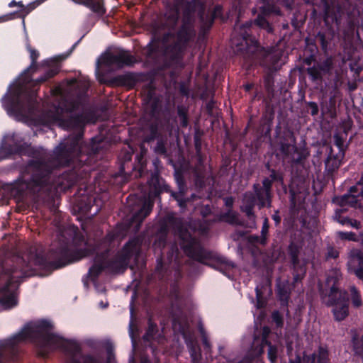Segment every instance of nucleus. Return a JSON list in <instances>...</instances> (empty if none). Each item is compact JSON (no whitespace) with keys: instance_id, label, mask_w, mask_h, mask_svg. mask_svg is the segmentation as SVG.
<instances>
[{"instance_id":"nucleus-20","label":"nucleus","mask_w":363,"mask_h":363,"mask_svg":"<svg viewBox=\"0 0 363 363\" xmlns=\"http://www.w3.org/2000/svg\"><path fill=\"white\" fill-rule=\"evenodd\" d=\"M174 178L177 186V191H171V197L177 202L178 206H184V201L182 197L183 194L188 191V187L183 171L181 169H175Z\"/></svg>"},{"instance_id":"nucleus-24","label":"nucleus","mask_w":363,"mask_h":363,"mask_svg":"<svg viewBox=\"0 0 363 363\" xmlns=\"http://www.w3.org/2000/svg\"><path fill=\"white\" fill-rule=\"evenodd\" d=\"M264 167L269 172V175L263 178L262 184H264V182L267 181L269 182V187L272 189L274 184L278 186H282L284 184V172L281 169L273 168L269 162H267L264 164Z\"/></svg>"},{"instance_id":"nucleus-34","label":"nucleus","mask_w":363,"mask_h":363,"mask_svg":"<svg viewBox=\"0 0 363 363\" xmlns=\"http://www.w3.org/2000/svg\"><path fill=\"white\" fill-rule=\"evenodd\" d=\"M95 202V198L91 195H84V194L77 201V207L79 212L87 215L91 212V210Z\"/></svg>"},{"instance_id":"nucleus-29","label":"nucleus","mask_w":363,"mask_h":363,"mask_svg":"<svg viewBox=\"0 0 363 363\" xmlns=\"http://www.w3.org/2000/svg\"><path fill=\"white\" fill-rule=\"evenodd\" d=\"M275 116V111L273 106H267L262 116V130L265 137L271 135L273 121Z\"/></svg>"},{"instance_id":"nucleus-38","label":"nucleus","mask_w":363,"mask_h":363,"mask_svg":"<svg viewBox=\"0 0 363 363\" xmlns=\"http://www.w3.org/2000/svg\"><path fill=\"white\" fill-rule=\"evenodd\" d=\"M184 337L193 360H196L201 357V349L197 341L191 335H184Z\"/></svg>"},{"instance_id":"nucleus-53","label":"nucleus","mask_w":363,"mask_h":363,"mask_svg":"<svg viewBox=\"0 0 363 363\" xmlns=\"http://www.w3.org/2000/svg\"><path fill=\"white\" fill-rule=\"evenodd\" d=\"M269 220L267 218H265L263 220L262 230H261V243L265 244L267 240V236L269 233Z\"/></svg>"},{"instance_id":"nucleus-12","label":"nucleus","mask_w":363,"mask_h":363,"mask_svg":"<svg viewBox=\"0 0 363 363\" xmlns=\"http://www.w3.org/2000/svg\"><path fill=\"white\" fill-rule=\"evenodd\" d=\"M279 150L283 159L289 160L294 164H302L308 155L305 148L296 146V139L292 132L281 138Z\"/></svg>"},{"instance_id":"nucleus-62","label":"nucleus","mask_w":363,"mask_h":363,"mask_svg":"<svg viewBox=\"0 0 363 363\" xmlns=\"http://www.w3.org/2000/svg\"><path fill=\"white\" fill-rule=\"evenodd\" d=\"M133 156V152L130 150H125L124 152H122L119 157L122 160L123 162H128L131 161Z\"/></svg>"},{"instance_id":"nucleus-31","label":"nucleus","mask_w":363,"mask_h":363,"mask_svg":"<svg viewBox=\"0 0 363 363\" xmlns=\"http://www.w3.org/2000/svg\"><path fill=\"white\" fill-rule=\"evenodd\" d=\"M180 14H182V7L177 5V0H175L174 6L164 14L165 24L169 29L176 28Z\"/></svg>"},{"instance_id":"nucleus-27","label":"nucleus","mask_w":363,"mask_h":363,"mask_svg":"<svg viewBox=\"0 0 363 363\" xmlns=\"http://www.w3.org/2000/svg\"><path fill=\"white\" fill-rule=\"evenodd\" d=\"M107 269L104 262V253L97 254L93 265L89 268L87 276L92 281H96L99 275Z\"/></svg>"},{"instance_id":"nucleus-11","label":"nucleus","mask_w":363,"mask_h":363,"mask_svg":"<svg viewBox=\"0 0 363 363\" xmlns=\"http://www.w3.org/2000/svg\"><path fill=\"white\" fill-rule=\"evenodd\" d=\"M13 155H28L35 158L34 160L39 159L35 158L36 151L33 149L29 150V145L24 143L23 138L16 133L5 136L0 148V160Z\"/></svg>"},{"instance_id":"nucleus-36","label":"nucleus","mask_w":363,"mask_h":363,"mask_svg":"<svg viewBox=\"0 0 363 363\" xmlns=\"http://www.w3.org/2000/svg\"><path fill=\"white\" fill-rule=\"evenodd\" d=\"M320 111L323 116H328L331 118L336 116V99L335 94L330 96L328 100L320 104Z\"/></svg>"},{"instance_id":"nucleus-42","label":"nucleus","mask_w":363,"mask_h":363,"mask_svg":"<svg viewBox=\"0 0 363 363\" xmlns=\"http://www.w3.org/2000/svg\"><path fill=\"white\" fill-rule=\"evenodd\" d=\"M264 87L269 96L274 94V77L272 72H267L263 79Z\"/></svg>"},{"instance_id":"nucleus-26","label":"nucleus","mask_w":363,"mask_h":363,"mask_svg":"<svg viewBox=\"0 0 363 363\" xmlns=\"http://www.w3.org/2000/svg\"><path fill=\"white\" fill-rule=\"evenodd\" d=\"M27 50L30 52V58L31 60L30 65L28 67H27L22 75L24 76L23 83L27 84L31 80L30 74L36 72L38 69V65L37 63V60L40 56L39 52L33 48L30 44L26 45Z\"/></svg>"},{"instance_id":"nucleus-64","label":"nucleus","mask_w":363,"mask_h":363,"mask_svg":"<svg viewBox=\"0 0 363 363\" xmlns=\"http://www.w3.org/2000/svg\"><path fill=\"white\" fill-rule=\"evenodd\" d=\"M339 257V251L333 247H330L328 249L326 257L327 259H337Z\"/></svg>"},{"instance_id":"nucleus-56","label":"nucleus","mask_w":363,"mask_h":363,"mask_svg":"<svg viewBox=\"0 0 363 363\" xmlns=\"http://www.w3.org/2000/svg\"><path fill=\"white\" fill-rule=\"evenodd\" d=\"M338 238L342 240H350V241H356L357 235L353 232H343L338 231L337 233Z\"/></svg>"},{"instance_id":"nucleus-4","label":"nucleus","mask_w":363,"mask_h":363,"mask_svg":"<svg viewBox=\"0 0 363 363\" xmlns=\"http://www.w3.org/2000/svg\"><path fill=\"white\" fill-rule=\"evenodd\" d=\"M179 245L184 253L191 259L215 269L224 274L233 269L235 264L224 257L214 256L204 248L199 238L186 229H181L179 234Z\"/></svg>"},{"instance_id":"nucleus-43","label":"nucleus","mask_w":363,"mask_h":363,"mask_svg":"<svg viewBox=\"0 0 363 363\" xmlns=\"http://www.w3.org/2000/svg\"><path fill=\"white\" fill-rule=\"evenodd\" d=\"M157 333V325L152 320V318L150 317L147 320V328L143 335V340L145 341H150L155 338Z\"/></svg>"},{"instance_id":"nucleus-9","label":"nucleus","mask_w":363,"mask_h":363,"mask_svg":"<svg viewBox=\"0 0 363 363\" xmlns=\"http://www.w3.org/2000/svg\"><path fill=\"white\" fill-rule=\"evenodd\" d=\"M304 245L305 240L301 230H291L286 251L290 261L294 283L301 282L306 274V262L301 258Z\"/></svg>"},{"instance_id":"nucleus-13","label":"nucleus","mask_w":363,"mask_h":363,"mask_svg":"<svg viewBox=\"0 0 363 363\" xmlns=\"http://www.w3.org/2000/svg\"><path fill=\"white\" fill-rule=\"evenodd\" d=\"M262 4L258 9L259 13L253 21L255 26L264 30L269 34L274 31V26L269 18L272 15L281 16L280 8L276 4L274 0H259Z\"/></svg>"},{"instance_id":"nucleus-51","label":"nucleus","mask_w":363,"mask_h":363,"mask_svg":"<svg viewBox=\"0 0 363 363\" xmlns=\"http://www.w3.org/2000/svg\"><path fill=\"white\" fill-rule=\"evenodd\" d=\"M266 346H268L267 357L270 363H277L278 357L277 347L272 345V342L269 345H266Z\"/></svg>"},{"instance_id":"nucleus-57","label":"nucleus","mask_w":363,"mask_h":363,"mask_svg":"<svg viewBox=\"0 0 363 363\" xmlns=\"http://www.w3.org/2000/svg\"><path fill=\"white\" fill-rule=\"evenodd\" d=\"M342 210L335 211V219L342 225H349L351 224V219L348 217H345L341 215Z\"/></svg>"},{"instance_id":"nucleus-46","label":"nucleus","mask_w":363,"mask_h":363,"mask_svg":"<svg viewBox=\"0 0 363 363\" xmlns=\"http://www.w3.org/2000/svg\"><path fill=\"white\" fill-rule=\"evenodd\" d=\"M104 253V262L106 264V267L107 270L113 272V273H119V272H123L124 270L122 269V267L118 266V262H116V260L114 259H108L107 258L106 253Z\"/></svg>"},{"instance_id":"nucleus-15","label":"nucleus","mask_w":363,"mask_h":363,"mask_svg":"<svg viewBox=\"0 0 363 363\" xmlns=\"http://www.w3.org/2000/svg\"><path fill=\"white\" fill-rule=\"evenodd\" d=\"M334 67V59L332 56H329L308 67L306 72L312 82L322 86L324 77L333 75Z\"/></svg>"},{"instance_id":"nucleus-1","label":"nucleus","mask_w":363,"mask_h":363,"mask_svg":"<svg viewBox=\"0 0 363 363\" xmlns=\"http://www.w3.org/2000/svg\"><path fill=\"white\" fill-rule=\"evenodd\" d=\"M65 130L77 133L61 143L54 150L55 160L62 166L72 168L63 172L55 169L45 160H29L21 169V176L13 184L18 196L30 194L43 199H52L65 192L75 184L86 182L97 162L102 157L104 138L96 136L89 143L82 141L86 125L83 114L70 115L58 118Z\"/></svg>"},{"instance_id":"nucleus-45","label":"nucleus","mask_w":363,"mask_h":363,"mask_svg":"<svg viewBox=\"0 0 363 363\" xmlns=\"http://www.w3.org/2000/svg\"><path fill=\"white\" fill-rule=\"evenodd\" d=\"M194 182L195 184L199 188H203L206 185V174L205 170L200 168H196L194 171Z\"/></svg>"},{"instance_id":"nucleus-22","label":"nucleus","mask_w":363,"mask_h":363,"mask_svg":"<svg viewBox=\"0 0 363 363\" xmlns=\"http://www.w3.org/2000/svg\"><path fill=\"white\" fill-rule=\"evenodd\" d=\"M255 206H257L256 196H255L252 191H246L243 194L240 211L244 213L249 219L254 218L255 217L254 211Z\"/></svg>"},{"instance_id":"nucleus-52","label":"nucleus","mask_w":363,"mask_h":363,"mask_svg":"<svg viewBox=\"0 0 363 363\" xmlns=\"http://www.w3.org/2000/svg\"><path fill=\"white\" fill-rule=\"evenodd\" d=\"M334 144L337 147L342 157H345L346 147L344 145V138L340 134L334 135Z\"/></svg>"},{"instance_id":"nucleus-5","label":"nucleus","mask_w":363,"mask_h":363,"mask_svg":"<svg viewBox=\"0 0 363 363\" xmlns=\"http://www.w3.org/2000/svg\"><path fill=\"white\" fill-rule=\"evenodd\" d=\"M50 327L49 321L40 320L35 323H27L23 329L11 337L0 342V363H4V350L14 352L16 345L28 340L35 344L40 350L48 342H56L58 337L54 335L47 334L46 330Z\"/></svg>"},{"instance_id":"nucleus-21","label":"nucleus","mask_w":363,"mask_h":363,"mask_svg":"<svg viewBox=\"0 0 363 363\" xmlns=\"http://www.w3.org/2000/svg\"><path fill=\"white\" fill-rule=\"evenodd\" d=\"M149 184L151 188L150 193L153 197H160V194L163 192L169 193L171 195L172 190L170 186L166 183L165 180L160 177L159 173L155 172L151 175Z\"/></svg>"},{"instance_id":"nucleus-40","label":"nucleus","mask_w":363,"mask_h":363,"mask_svg":"<svg viewBox=\"0 0 363 363\" xmlns=\"http://www.w3.org/2000/svg\"><path fill=\"white\" fill-rule=\"evenodd\" d=\"M60 66L57 64H55L53 66H51V67H50L48 70H46L42 76H40L35 80V84H40L45 82L48 79L57 75L60 72Z\"/></svg>"},{"instance_id":"nucleus-14","label":"nucleus","mask_w":363,"mask_h":363,"mask_svg":"<svg viewBox=\"0 0 363 363\" xmlns=\"http://www.w3.org/2000/svg\"><path fill=\"white\" fill-rule=\"evenodd\" d=\"M142 240L138 237H134L128 240L123 247L114 256L118 266L122 267L124 272L128 267L133 257L138 259L141 250Z\"/></svg>"},{"instance_id":"nucleus-35","label":"nucleus","mask_w":363,"mask_h":363,"mask_svg":"<svg viewBox=\"0 0 363 363\" xmlns=\"http://www.w3.org/2000/svg\"><path fill=\"white\" fill-rule=\"evenodd\" d=\"M332 147L330 149V153L325 160V169L330 173H333L342 164V160L345 157H342L340 153L333 155Z\"/></svg>"},{"instance_id":"nucleus-58","label":"nucleus","mask_w":363,"mask_h":363,"mask_svg":"<svg viewBox=\"0 0 363 363\" xmlns=\"http://www.w3.org/2000/svg\"><path fill=\"white\" fill-rule=\"evenodd\" d=\"M155 152L157 155H164L167 154V148L164 142L162 139L157 140V145L155 147Z\"/></svg>"},{"instance_id":"nucleus-2","label":"nucleus","mask_w":363,"mask_h":363,"mask_svg":"<svg viewBox=\"0 0 363 363\" xmlns=\"http://www.w3.org/2000/svg\"><path fill=\"white\" fill-rule=\"evenodd\" d=\"M33 266L52 270V247L48 254L28 255L27 259L21 256L14 257L9 263L0 264V304L6 310L18 305V286L24 278L35 275Z\"/></svg>"},{"instance_id":"nucleus-33","label":"nucleus","mask_w":363,"mask_h":363,"mask_svg":"<svg viewBox=\"0 0 363 363\" xmlns=\"http://www.w3.org/2000/svg\"><path fill=\"white\" fill-rule=\"evenodd\" d=\"M114 80L118 85L125 86L130 89H133L139 82L140 77L136 73L128 72L116 77Z\"/></svg>"},{"instance_id":"nucleus-8","label":"nucleus","mask_w":363,"mask_h":363,"mask_svg":"<svg viewBox=\"0 0 363 363\" xmlns=\"http://www.w3.org/2000/svg\"><path fill=\"white\" fill-rule=\"evenodd\" d=\"M2 106L10 116H21L31 111L35 102V94L24 84L11 85L1 99Z\"/></svg>"},{"instance_id":"nucleus-44","label":"nucleus","mask_w":363,"mask_h":363,"mask_svg":"<svg viewBox=\"0 0 363 363\" xmlns=\"http://www.w3.org/2000/svg\"><path fill=\"white\" fill-rule=\"evenodd\" d=\"M204 13L205 11L201 14V13H199V10H198V15L201 22L202 23L201 29L203 32H208L210 30L214 23L215 17L209 16V14L205 16Z\"/></svg>"},{"instance_id":"nucleus-10","label":"nucleus","mask_w":363,"mask_h":363,"mask_svg":"<svg viewBox=\"0 0 363 363\" xmlns=\"http://www.w3.org/2000/svg\"><path fill=\"white\" fill-rule=\"evenodd\" d=\"M250 27L251 23H246L241 28L242 42L238 45V50L242 52L244 57L250 63L262 65L270 52L250 33Z\"/></svg>"},{"instance_id":"nucleus-47","label":"nucleus","mask_w":363,"mask_h":363,"mask_svg":"<svg viewBox=\"0 0 363 363\" xmlns=\"http://www.w3.org/2000/svg\"><path fill=\"white\" fill-rule=\"evenodd\" d=\"M350 291L352 306L354 308L360 307L362 305V300L359 291L354 286H351Z\"/></svg>"},{"instance_id":"nucleus-16","label":"nucleus","mask_w":363,"mask_h":363,"mask_svg":"<svg viewBox=\"0 0 363 363\" xmlns=\"http://www.w3.org/2000/svg\"><path fill=\"white\" fill-rule=\"evenodd\" d=\"M134 57L127 50H121L117 53L106 52L104 53L98 63L106 66H116L123 68L125 66H131L134 64Z\"/></svg>"},{"instance_id":"nucleus-60","label":"nucleus","mask_w":363,"mask_h":363,"mask_svg":"<svg viewBox=\"0 0 363 363\" xmlns=\"http://www.w3.org/2000/svg\"><path fill=\"white\" fill-rule=\"evenodd\" d=\"M306 106L310 110V113L312 116H315L318 114L319 107L317 103L314 101L306 102Z\"/></svg>"},{"instance_id":"nucleus-19","label":"nucleus","mask_w":363,"mask_h":363,"mask_svg":"<svg viewBox=\"0 0 363 363\" xmlns=\"http://www.w3.org/2000/svg\"><path fill=\"white\" fill-rule=\"evenodd\" d=\"M289 363H331L329 358V352L327 348L320 346L317 352L311 354H304L303 360L297 355L295 359H290Z\"/></svg>"},{"instance_id":"nucleus-18","label":"nucleus","mask_w":363,"mask_h":363,"mask_svg":"<svg viewBox=\"0 0 363 363\" xmlns=\"http://www.w3.org/2000/svg\"><path fill=\"white\" fill-rule=\"evenodd\" d=\"M253 193L256 196L259 209L270 208L272 202V189L269 187V182L265 181L262 186L259 184H254Z\"/></svg>"},{"instance_id":"nucleus-23","label":"nucleus","mask_w":363,"mask_h":363,"mask_svg":"<svg viewBox=\"0 0 363 363\" xmlns=\"http://www.w3.org/2000/svg\"><path fill=\"white\" fill-rule=\"evenodd\" d=\"M153 205L150 203H145L143 204L141 208L133 214L130 219L129 225L134 226L135 231H138L142 223L147 218L152 211Z\"/></svg>"},{"instance_id":"nucleus-59","label":"nucleus","mask_w":363,"mask_h":363,"mask_svg":"<svg viewBox=\"0 0 363 363\" xmlns=\"http://www.w3.org/2000/svg\"><path fill=\"white\" fill-rule=\"evenodd\" d=\"M272 320L276 323L277 327H282L284 325V318L282 315L278 311H274L272 314Z\"/></svg>"},{"instance_id":"nucleus-50","label":"nucleus","mask_w":363,"mask_h":363,"mask_svg":"<svg viewBox=\"0 0 363 363\" xmlns=\"http://www.w3.org/2000/svg\"><path fill=\"white\" fill-rule=\"evenodd\" d=\"M357 202V199H356L355 195H352L350 194H346L342 196L338 201V204L341 206H345L347 205H350L351 206H354Z\"/></svg>"},{"instance_id":"nucleus-54","label":"nucleus","mask_w":363,"mask_h":363,"mask_svg":"<svg viewBox=\"0 0 363 363\" xmlns=\"http://www.w3.org/2000/svg\"><path fill=\"white\" fill-rule=\"evenodd\" d=\"M186 193L187 191H185L184 194H183V196L182 197V200L184 201V206L182 205V206H179L182 209H185L187 208V206L191 203H193L194 201L198 200L199 199H200V197L196 195V194L193 193L191 194L189 196H186Z\"/></svg>"},{"instance_id":"nucleus-28","label":"nucleus","mask_w":363,"mask_h":363,"mask_svg":"<svg viewBox=\"0 0 363 363\" xmlns=\"http://www.w3.org/2000/svg\"><path fill=\"white\" fill-rule=\"evenodd\" d=\"M77 4L82 5L89 9L99 17H102L106 13L104 0H72Z\"/></svg>"},{"instance_id":"nucleus-48","label":"nucleus","mask_w":363,"mask_h":363,"mask_svg":"<svg viewBox=\"0 0 363 363\" xmlns=\"http://www.w3.org/2000/svg\"><path fill=\"white\" fill-rule=\"evenodd\" d=\"M265 286L264 285H257L255 288L256 293V307L259 309L264 308L266 306V300L263 296L262 289H264Z\"/></svg>"},{"instance_id":"nucleus-49","label":"nucleus","mask_w":363,"mask_h":363,"mask_svg":"<svg viewBox=\"0 0 363 363\" xmlns=\"http://www.w3.org/2000/svg\"><path fill=\"white\" fill-rule=\"evenodd\" d=\"M155 273L160 279H163L165 276L166 267L162 255L157 258V264L155 269Z\"/></svg>"},{"instance_id":"nucleus-61","label":"nucleus","mask_w":363,"mask_h":363,"mask_svg":"<svg viewBox=\"0 0 363 363\" xmlns=\"http://www.w3.org/2000/svg\"><path fill=\"white\" fill-rule=\"evenodd\" d=\"M223 8L220 5H216L213 9V11L209 14V16L215 17V20L217 18L222 17Z\"/></svg>"},{"instance_id":"nucleus-7","label":"nucleus","mask_w":363,"mask_h":363,"mask_svg":"<svg viewBox=\"0 0 363 363\" xmlns=\"http://www.w3.org/2000/svg\"><path fill=\"white\" fill-rule=\"evenodd\" d=\"M340 280L337 276H328L325 287L319 289L321 298L328 297L326 305L335 307L332 312L334 319L340 322L349 315V296L345 290L340 289Z\"/></svg>"},{"instance_id":"nucleus-55","label":"nucleus","mask_w":363,"mask_h":363,"mask_svg":"<svg viewBox=\"0 0 363 363\" xmlns=\"http://www.w3.org/2000/svg\"><path fill=\"white\" fill-rule=\"evenodd\" d=\"M200 333L201 335L202 342H203L204 351H205L206 354H210L211 351V345L208 339V337H207L203 328H200Z\"/></svg>"},{"instance_id":"nucleus-37","label":"nucleus","mask_w":363,"mask_h":363,"mask_svg":"<svg viewBox=\"0 0 363 363\" xmlns=\"http://www.w3.org/2000/svg\"><path fill=\"white\" fill-rule=\"evenodd\" d=\"M160 133L159 130V124L154 121L147 124L145 132V142L149 143L156 139H159Z\"/></svg>"},{"instance_id":"nucleus-39","label":"nucleus","mask_w":363,"mask_h":363,"mask_svg":"<svg viewBox=\"0 0 363 363\" xmlns=\"http://www.w3.org/2000/svg\"><path fill=\"white\" fill-rule=\"evenodd\" d=\"M220 220L233 225H242L238 213L233 209H228L226 212L220 214Z\"/></svg>"},{"instance_id":"nucleus-17","label":"nucleus","mask_w":363,"mask_h":363,"mask_svg":"<svg viewBox=\"0 0 363 363\" xmlns=\"http://www.w3.org/2000/svg\"><path fill=\"white\" fill-rule=\"evenodd\" d=\"M145 112L151 118L156 117L160 111L161 101L156 94V88L152 82L145 84L143 88Z\"/></svg>"},{"instance_id":"nucleus-32","label":"nucleus","mask_w":363,"mask_h":363,"mask_svg":"<svg viewBox=\"0 0 363 363\" xmlns=\"http://www.w3.org/2000/svg\"><path fill=\"white\" fill-rule=\"evenodd\" d=\"M334 36L335 32L331 27L322 29L318 32L315 38L320 43V48L324 52H328V47Z\"/></svg>"},{"instance_id":"nucleus-6","label":"nucleus","mask_w":363,"mask_h":363,"mask_svg":"<svg viewBox=\"0 0 363 363\" xmlns=\"http://www.w3.org/2000/svg\"><path fill=\"white\" fill-rule=\"evenodd\" d=\"M50 327L46 330L47 334L57 336L58 340L56 342H48L43 347H41V355L45 356V350L50 347H61L68 353V357L65 363H103L99 357L91 354H83L80 345L76 342L67 340L57 334L51 333L53 328L52 324L49 321ZM107 359L106 363H113L115 354L113 347L111 345L106 347Z\"/></svg>"},{"instance_id":"nucleus-30","label":"nucleus","mask_w":363,"mask_h":363,"mask_svg":"<svg viewBox=\"0 0 363 363\" xmlns=\"http://www.w3.org/2000/svg\"><path fill=\"white\" fill-rule=\"evenodd\" d=\"M271 330L268 326H264L262 329L261 333V341L257 345H255L256 342L259 340V337L256 334L254 335V342L252 345V349L256 353L257 355L260 356L264 353V348L266 345H269L270 341L268 340Z\"/></svg>"},{"instance_id":"nucleus-3","label":"nucleus","mask_w":363,"mask_h":363,"mask_svg":"<svg viewBox=\"0 0 363 363\" xmlns=\"http://www.w3.org/2000/svg\"><path fill=\"white\" fill-rule=\"evenodd\" d=\"M177 5L182 7L181 25L175 33L169 34L176 40L164 46L163 60L158 69L164 72L168 69H182L184 67V57L190 40L195 36V13L197 10L202 14L206 9L202 0H177Z\"/></svg>"},{"instance_id":"nucleus-63","label":"nucleus","mask_w":363,"mask_h":363,"mask_svg":"<svg viewBox=\"0 0 363 363\" xmlns=\"http://www.w3.org/2000/svg\"><path fill=\"white\" fill-rule=\"evenodd\" d=\"M73 242L77 246H81L86 244L84 235L79 233H76L74 235L73 238Z\"/></svg>"},{"instance_id":"nucleus-41","label":"nucleus","mask_w":363,"mask_h":363,"mask_svg":"<svg viewBox=\"0 0 363 363\" xmlns=\"http://www.w3.org/2000/svg\"><path fill=\"white\" fill-rule=\"evenodd\" d=\"M352 344L354 353L361 357L363 363V334H354L352 337Z\"/></svg>"},{"instance_id":"nucleus-25","label":"nucleus","mask_w":363,"mask_h":363,"mask_svg":"<svg viewBox=\"0 0 363 363\" xmlns=\"http://www.w3.org/2000/svg\"><path fill=\"white\" fill-rule=\"evenodd\" d=\"M276 295L281 307H288L290 296L291 287L287 281H277L276 284Z\"/></svg>"}]
</instances>
